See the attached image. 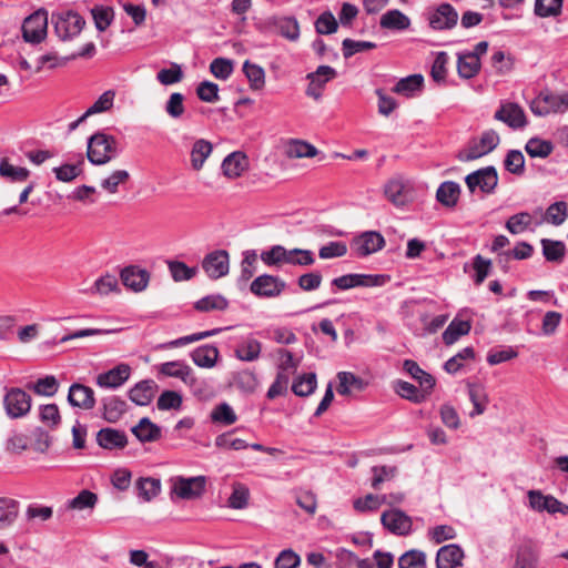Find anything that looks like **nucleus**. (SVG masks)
Listing matches in <instances>:
<instances>
[{
    "mask_svg": "<svg viewBox=\"0 0 568 568\" xmlns=\"http://www.w3.org/2000/svg\"><path fill=\"white\" fill-rule=\"evenodd\" d=\"M490 63L496 74L504 75L514 69L515 59L510 53L506 54L503 50L498 49L493 52Z\"/></svg>",
    "mask_w": 568,
    "mask_h": 568,
    "instance_id": "c03bdc74",
    "label": "nucleus"
},
{
    "mask_svg": "<svg viewBox=\"0 0 568 568\" xmlns=\"http://www.w3.org/2000/svg\"><path fill=\"white\" fill-rule=\"evenodd\" d=\"M31 396L19 387H11L3 397L6 414L11 419L24 417L31 409Z\"/></svg>",
    "mask_w": 568,
    "mask_h": 568,
    "instance_id": "f03ea898",
    "label": "nucleus"
},
{
    "mask_svg": "<svg viewBox=\"0 0 568 568\" xmlns=\"http://www.w3.org/2000/svg\"><path fill=\"white\" fill-rule=\"evenodd\" d=\"M337 28V21L331 11H324L315 21V29L320 34H332Z\"/></svg>",
    "mask_w": 568,
    "mask_h": 568,
    "instance_id": "338daca9",
    "label": "nucleus"
},
{
    "mask_svg": "<svg viewBox=\"0 0 568 568\" xmlns=\"http://www.w3.org/2000/svg\"><path fill=\"white\" fill-rule=\"evenodd\" d=\"M19 514V503L12 498L0 497V529L11 526Z\"/></svg>",
    "mask_w": 568,
    "mask_h": 568,
    "instance_id": "72a5a7b5",
    "label": "nucleus"
},
{
    "mask_svg": "<svg viewBox=\"0 0 568 568\" xmlns=\"http://www.w3.org/2000/svg\"><path fill=\"white\" fill-rule=\"evenodd\" d=\"M243 72L247 78L252 90L258 91L265 87V71L261 65L246 60L243 63Z\"/></svg>",
    "mask_w": 568,
    "mask_h": 568,
    "instance_id": "f704fd0d",
    "label": "nucleus"
},
{
    "mask_svg": "<svg viewBox=\"0 0 568 568\" xmlns=\"http://www.w3.org/2000/svg\"><path fill=\"white\" fill-rule=\"evenodd\" d=\"M286 288V283L276 275L262 274L255 277L250 291L258 298H274L280 296Z\"/></svg>",
    "mask_w": 568,
    "mask_h": 568,
    "instance_id": "39448f33",
    "label": "nucleus"
},
{
    "mask_svg": "<svg viewBox=\"0 0 568 568\" xmlns=\"http://www.w3.org/2000/svg\"><path fill=\"white\" fill-rule=\"evenodd\" d=\"M202 268L212 280L225 276L230 268V255L225 250H215L206 254L202 261Z\"/></svg>",
    "mask_w": 568,
    "mask_h": 568,
    "instance_id": "9b49d317",
    "label": "nucleus"
},
{
    "mask_svg": "<svg viewBox=\"0 0 568 568\" xmlns=\"http://www.w3.org/2000/svg\"><path fill=\"white\" fill-rule=\"evenodd\" d=\"M103 418L109 423H116L126 412V402L118 396L102 398Z\"/></svg>",
    "mask_w": 568,
    "mask_h": 568,
    "instance_id": "bb28decb",
    "label": "nucleus"
},
{
    "mask_svg": "<svg viewBox=\"0 0 568 568\" xmlns=\"http://www.w3.org/2000/svg\"><path fill=\"white\" fill-rule=\"evenodd\" d=\"M562 0H536L535 14L540 18L556 17L561 13Z\"/></svg>",
    "mask_w": 568,
    "mask_h": 568,
    "instance_id": "4d7b16f0",
    "label": "nucleus"
},
{
    "mask_svg": "<svg viewBox=\"0 0 568 568\" xmlns=\"http://www.w3.org/2000/svg\"><path fill=\"white\" fill-rule=\"evenodd\" d=\"M120 278L128 290L142 292L149 284L150 273L138 265H129L121 270Z\"/></svg>",
    "mask_w": 568,
    "mask_h": 568,
    "instance_id": "2eb2a0df",
    "label": "nucleus"
},
{
    "mask_svg": "<svg viewBox=\"0 0 568 568\" xmlns=\"http://www.w3.org/2000/svg\"><path fill=\"white\" fill-rule=\"evenodd\" d=\"M381 523L385 529L397 536H407L412 531V518L398 508L383 511Z\"/></svg>",
    "mask_w": 568,
    "mask_h": 568,
    "instance_id": "1a4fd4ad",
    "label": "nucleus"
},
{
    "mask_svg": "<svg viewBox=\"0 0 568 568\" xmlns=\"http://www.w3.org/2000/svg\"><path fill=\"white\" fill-rule=\"evenodd\" d=\"M464 550L457 544L440 547L436 555V568H456L462 566Z\"/></svg>",
    "mask_w": 568,
    "mask_h": 568,
    "instance_id": "6ab92c4d",
    "label": "nucleus"
},
{
    "mask_svg": "<svg viewBox=\"0 0 568 568\" xmlns=\"http://www.w3.org/2000/svg\"><path fill=\"white\" fill-rule=\"evenodd\" d=\"M494 118L506 123L513 130L524 129L528 124L524 109L514 102L503 103L495 112Z\"/></svg>",
    "mask_w": 568,
    "mask_h": 568,
    "instance_id": "f8f14e48",
    "label": "nucleus"
},
{
    "mask_svg": "<svg viewBox=\"0 0 568 568\" xmlns=\"http://www.w3.org/2000/svg\"><path fill=\"white\" fill-rule=\"evenodd\" d=\"M424 84L422 74H412L400 79L394 87L393 91L398 94L412 97L416 91H420Z\"/></svg>",
    "mask_w": 568,
    "mask_h": 568,
    "instance_id": "58836bf2",
    "label": "nucleus"
},
{
    "mask_svg": "<svg viewBox=\"0 0 568 568\" xmlns=\"http://www.w3.org/2000/svg\"><path fill=\"white\" fill-rule=\"evenodd\" d=\"M98 504V495L91 490L83 489L74 498L68 501L69 509L83 510L93 509Z\"/></svg>",
    "mask_w": 568,
    "mask_h": 568,
    "instance_id": "09e8293b",
    "label": "nucleus"
},
{
    "mask_svg": "<svg viewBox=\"0 0 568 568\" xmlns=\"http://www.w3.org/2000/svg\"><path fill=\"white\" fill-rule=\"evenodd\" d=\"M160 373L165 376L180 378L185 384L190 385L196 382V377L193 374V369L187 364L180 361L166 362L161 364Z\"/></svg>",
    "mask_w": 568,
    "mask_h": 568,
    "instance_id": "aec40b11",
    "label": "nucleus"
},
{
    "mask_svg": "<svg viewBox=\"0 0 568 568\" xmlns=\"http://www.w3.org/2000/svg\"><path fill=\"white\" fill-rule=\"evenodd\" d=\"M458 21V13L450 3L439 4L428 16L429 27L434 30H448L454 28Z\"/></svg>",
    "mask_w": 568,
    "mask_h": 568,
    "instance_id": "ddd939ff",
    "label": "nucleus"
},
{
    "mask_svg": "<svg viewBox=\"0 0 568 568\" xmlns=\"http://www.w3.org/2000/svg\"><path fill=\"white\" fill-rule=\"evenodd\" d=\"M52 22L54 31L61 40H68L78 36L85 26V20L74 11L58 16L53 14Z\"/></svg>",
    "mask_w": 568,
    "mask_h": 568,
    "instance_id": "423d86ee",
    "label": "nucleus"
},
{
    "mask_svg": "<svg viewBox=\"0 0 568 568\" xmlns=\"http://www.w3.org/2000/svg\"><path fill=\"white\" fill-rule=\"evenodd\" d=\"M248 498V488L244 484L235 483L233 485V491L227 499V505L233 509H243L247 506Z\"/></svg>",
    "mask_w": 568,
    "mask_h": 568,
    "instance_id": "864d4df0",
    "label": "nucleus"
},
{
    "mask_svg": "<svg viewBox=\"0 0 568 568\" xmlns=\"http://www.w3.org/2000/svg\"><path fill=\"white\" fill-rule=\"evenodd\" d=\"M48 16L44 10L32 13L22 23V37L26 42L40 43L47 36Z\"/></svg>",
    "mask_w": 568,
    "mask_h": 568,
    "instance_id": "0eeeda50",
    "label": "nucleus"
},
{
    "mask_svg": "<svg viewBox=\"0 0 568 568\" xmlns=\"http://www.w3.org/2000/svg\"><path fill=\"white\" fill-rule=\"evenodd\" d=\"M280 34L290 40L296 41L300 38V24L295 17H283L276 22Z\"/></svg>",
    "mask_w": 568,
    "mask_h": 568,
    "instance_id": "8fccbe9b",
    "label": "nucleus"
},
{
    "mask_svg": "<svg viewBox=\"0 0 568 568\" xmlns=\"http://www.w3.org/2000/svg\"><path fill=\"white\" fill-rule=\"evenodd\" d=\"M505 170L515 175L525 173V158L519 150H509L504 160Z\"/></svg>",
    "mask_w": 568,
    "mask_h": 568,
    "instance_id": "3c124183",
    "label": "nucleus"
},
{
    "mask_svg": "<svg viewBox=\"0 0 568 568\" xmlns=\"http://www.w3.org/2000/svg\"><path fill=\"white\" fill-rule=\"evenodd\" d=\"M465 183L470 193L479 189L485 194H491L498 185L497 170L493 165L476 170L466 175Z\"/></svg>",
    "mask_w": 568,
    "mask_h": 568,
    "instance_id": "7ed1b4c3",
    "label": "nucleus"
},
{
    "mask_svg": "<svg viewBox=\"0 0 568 568\" xmlns=\"http://www.w3.org/2000/svg\"><path fill=\"white\" fill-rule=\"evenodd\" d=\"M0 175L8 181L24 182L30 176V171L27 168L14 166L7 159L0 161Z\"/></svg>",
    "mask_w": 568,
    "mask_h": 568,
    "instance_id": "ea45409f",
    "label": "nucleus"
},
{
    "mask_svg": "<svg viewBox=\"0 0 568 568\" xmlns=\"http://www.w3.org/2000/svg\"><path fill=\"white\" fill-rule=\"evenodd\" d=\"M554 144L551 141L542 140L540 138H530L526 145L525 151L530 158H548L554 151Z\"/></svg>",
    "mask_w": 568,
    "mask_h": 568,
    "instance_id": "c9c22d12",
    "label": "nucleus"
},
{
    "mask_svg": "<svg viewBox=\"0 0 568 568\" xmlns=\"http://www.w3.org/2000/svg\"><path fill=\"white\" fill-rule=\"evenodd\" d=\"M394 390L399 397L414 404L424 403V395H422V392H419L418 387L409 382L402 379L396 381L394 383Z\"/></svg>",
    "mask_w": 568,
    "mask_h": 568,
    "instance_id": "37998d69",
    "label": "nucleus"
},
{
    "mask_svg": "<svg viewBox=\"0 0 568 568\" xmlns=\"http://www.w3.org/2000/svg\"><path fill=\"white\" fill-rule=\"evenodd\" d=\"M460 196V186L454 181L443 182L436 191V200L444 206L453 209Z\"/></svg>",
    "mask_w": 568,
    "mask_h": 568,
    "instance_id": "b1692460",
    "label": "nucleus"
},
{
    "mask_svg": "<svg viewBox=\"0 0 568 568\" xmlns=\"http://www.w3.org/2000/svg\"><path fill=\"white\" fill-rule=\"evenodd\" d=\"M131 432L141 443L155 442L162 436L161 428L151 422L149 417L141 418L138 425L132 427Z\"/></svg>",
    "mask_w": 568,
    "mask_h": 568,
    "instance_id": "412c9836",
    "label": "nucleus"
},
{
    "mask_svg": "<svg viewBox=\"0 0 568 568\" xmlns=\"http://www.w3.org/2000/svg\"><path fill=\"white\" fill-rule=\"evenodd\" d=\"M481 68L480 60L475 54L467 52L458 53L457 59V73L462 79L475 78Z\"/></svg>",
    "mask_w": 568,
    "mask_h": 568,
    "instance_id": "a878e982",
    "label": "nucleus"
},
{
    "mask_svg": "<svg viewBox=\"0 0 568 568\" xmlns=\"http://www.w3.org/2000/svg\"><path fill=\"white\" fill-rule=\"evenodd\" d=\"M376 47L377 44L375 42L356 41L349 38L344 39L342 42V51L345 59H348L358 52L373 50Z\"/></svg>",
    "mask_w": 568,
    "mask_h": 568,
    "instance_id": "13d9d810",
    "label": "nucleus"
},
{
    "mask_svg": "<svg viewBox=\"0 0 568 568\" xmlns=\"http://www.w3.org/2000/svg\"><path fill=\"white\" fill-rule=\"evenodd\" d=\"M211 152L212 144L209 141L203 139L195 141L191 151L192 168L196 171L201 170Z\"/></svg>",
    "mask_w": 568,
    "mask_h": 568,
    "instance_id": "a18cd8bd",
    "label": "nucleus"
},
{
    "mask_svg": "<svg viewBox=\"0 0 568 568\" xmlns=\"http://www.w3.org/2000/svg\"><path fill=\"white\" fill-rule=\"evenodd\" d=\"M210 419L219 426H231L236 423L237 415L230 404L223 402L213 407Z\"/></svg>",
    "mask_w": 568,
    "mask_h": 568,
    "instance_id": "2f4dec72",
    "label": "nucleus"
},
{
    "mask_svg": "<svg viewBox=\"0 0 568 568\" xmlns=\"http://www.w3.org/2000/svg\"><path fill=\"white\" fill-rule=\"evenodd\" d=\"M542 255L547 262L560 264L566 256V245L562 241L541 239Z\"/></svg>",
    "mask_w": 568,
    "mask_h": 568,
    "instance_id": "c85d7f7f",
    "label": "nucleus"
},
{
    "mask_svg": "<svg viewBox=\"0 0 568 568\" xmlns=\"http://www.w3.org/2000/svg\"><path fill=\"white\" fill-rule=\"evenodd\" d=\"M128 395L135 405L146 406L154 396V382L151 379L141 381L129 390Z\"/></svg>",
    "mask_w": 568,
    "mask_h": 568,
    "instance_id": "393cba45",
    "label": "nucleus"
},
{
    "mask_svg": "<svg viewBox=\"0 0 568 568\" xmlns=\"http://www.w3.org/2000/svg\"><path fill=\"white\" fill-rule=\"evenodd\" d=\"M297 247L287 250L283 245H273L261 253V260L266 266H282L283 264L296 266Z\"/></svg>",
    "mask_w": 568,
    "mask_h": 568,
    "instance_id": "4468645a",
    "label": "nucleus"
},
{
    "mask_svg": "<svg viewBox=\"0 0 568 568\" xmlns=\"http://www.w3.org/2000/svg\"><path fill=\"white\" fill-rule=\"evenodd\" d=\"M40 420L50 429H55L61 424V415L57 404H47L40 406Z\"/></svg>",
    "mask_w": 568,
    "mask_h": 568,
    "instance_id": "6e6d98bb",
    "label": "nucleus"
},
{
    "mask_svg": "<svg viewBox=\"0 0 568 568\" xmlns=\"http://www.w3.org/2000/svg\"><path fill=\"white\" fill-rule=\"evenodd\" d=\"M337 393L343 396L349 395L352 389H356L358 392L364 390L367 386V383L363 378L351 372H339L337 374Z\"/></svg>",
    "mask_w": 568,
    "mask_h": 568,
    "instance_id": "7c9ffc66",
    "label": "nucleus"
},
{
    "mask_svg": "<svg viewBox=\"0 0 568 568\" xmlns=\"http://www.w3.org/2000/svg\"><path fill=\"white\" fill-rule=\"evenodd\" d=\"M531 220V215L528 212H520L511 215L507 220L505 227L509 233L516 235L526 231L530 226Z\"/></svg>",
    "mask_w": 568,
    "mask_h": 568,
    "instance_id": "5fc2aeb1",
    "label": "nucleus"
},
{
    "mask_svg": "<svg viewBox=\"0 0 568 568\" xmlns=\"http://www.w3.org/2000/svg\"><path fill=\"white\" fill-rule=\"evenodd\" d=\"M205 476H196L191 478L176 477L171 494H175L179 498L191 500L200 498L205 491Z\"/></svg>",
    "mask_w": 568,
    "mask_h": 568,
    "instance_id": "6e6552de",
    "label": "nucleus"
},
{
    "mask_svg": "<svg viewBox=\"0 0 568 568\" xmlns=\"http://www.w3.org/2000/svg\"><path fill=\"white\" fill-rule=\"evenodd\" d=\"M385 246L384 236L376 231H366L355 236L351 243L352 250L358 257L368 256Z\"/></svg>",
    "mask_w": 568,
    "mask_h": 568,
    "instance_id": "9d476101",
    "label": "nucleus"
},
{
    "mask_svg": "<svg viewBox=\"0 0 568 568\" xmlns=\"http://www.w3.org/2000/svg\"><path fill=\"white\" fill-rule=\"evenodd\" d=\"M116 144L113 135L95 132L88 139L87 158L94 165H103L118 155Z\"/></svg>",
    "mask_w": 568,
    "mask_h": 568,
    "instance_id": "f257e3e1",
    "label": "nucleus"
},
{
    "mask_svg": "<svg viewBox=\"0 0 568 568\" xmlns=\"http://www.w3.org/2000/svg\"><path fill=\"white\" fill-rule=\"evenodd\" d=\"M247 168V158L243 152H233L229 154L222 162V171L225 176L235 179Z\"/></svg>",
    "mask_w": 568,
    "mask_h": 568,
    "instance_id": "4be33fe9",
    "label": "nucleus"
},
{
    "mask_svg": "<svg viewBox=\"0 0 568 568\" xmlns=\"http://www.w3.org/2000/svg\"><path fill=\"white\" fill-rule=\"evenodd\" d=\"M136 489L141 498L145 501H150L159 495L161 490V481L160 479L152 477H141L136 481Z\"/></svg>",
    "mask_w": 568,
    "mask_h": 568,
    "instance_id": "49530a36",
    "label": "nucleus"
},
{
    "mask_svg": "<svg viewBox=\"0 0 568 568\" xmlns=\"http://www.w3.org/2000/svg\"><path fill=\"white\" fill-rule=\"evenodd\" d=\"M447 63L448 54L445 51H440L436 54L433 62L430 77L436 83H445L447 77Z\"/></svg>",
    "mask_w": 568,
    "mask_h": 568,
    "instance_id": "052dcab7",
    "label": "nucleus"
},
{
    "mask_svg": "<svg viewBox=\"0 0 568 568\" xmlns=\"http://www.w3.org/2000/svg\"><path fill=\"white\" fill-rule=\"evenodd\" d=\"M475 358V349L471 346H467L463 349H460L456 355L450 357L448 361L444 364V369L448 374H456L458 371H460L464 367L463 362L467 359H474Z\"/></svg>",
    "mask_w": 568,
    "mask_h": 568,
    "instance_id": "de8ad7c7",
    "label": "nucleus"
},
{
    "mask_svg": "<svg viewBox=\"0 0 568 568\" xmlns=\"http://www.w3.org/2000/svg\"><path fill=\"white\" fill-rule=\"evenodd\" d=\"M290 159L314 158L318 150L311 143L303 140H292L285 151Z\"/></svg>",
    "mask_w": 568,
    "mask_h": 568,
    "instance_id": "e433bc0d",
    "label": "nucleus"
},
{
    "mask_svg": "<svg viewBox=\"0 0 568 568\" xmlns=\"http://www.w3.org/2000/svg\"><path fill=\"white\" fill-rule=\"evenodd\" d=\"M568 216V205L564 201L550 204L546 211V219L549 223L558 226L565 222Z\"/></svg>",
    "mask_w": 568,
    "mask_h": 568,
    "instance_id": "0e129e2a",
    "label": "nucleus"
},
{
    "mask_svg": "<svg viewBox=\"0 0 568 568\" xmlns=\"http://www.w3.org/2000/svg\"><path fill=\"white\" fill-rule=\"evenodd\" d=\"M471 266L473 270L475 271V274L473 276L474 283L475 285L479 286L490 274L491 261L489 258L484 257L480 254H477L473 257Z\"/></svg>",
    "mask_w": 568,
    "mask_h": 568,
    "instance_id": "603ef678",
    "label": "nucleus"
},
{
    "mask_svg": "<svg viewBox=\"0 0 568 568\" xmlns=\"http://www.w3.org/2000/svg\"><path fill=\"white\" fill-rule=\"evenodd\" d=\"M97 443L103 449H123L128 445V436L123 430L105 427L97 433Z\"/></svg>",
    "mask_w": 568,
    "mask_h": 568,
    "instance_id": "a211bd4d",
    "label": "nucleus"
},
{
    "mask_svg": "<svg viewBox=\"0 0 568 568\" xmlns=\"http://www.w3.org/2000/svg\"><path fill=\"white\" fill-rule=\"evenodd\" d=\"M500 138L498 133L493 130H486L481 133L478 141H473L465 153L460 152L458 159L460 161H473L479 159L491 151H494L499 144Z\"/></svg>",
    "mask_w": 568,
    "mask_h": 568,
    "instance_id": "20e7f679",
    "label": "nucleus"
},
{
    "mask_svg": "<svg viewBox=\"0 0 568 568\" xmlns=\"http://www.w3.org/2000/svg\"><path fill=\"white\" fill-rule=\"evenodd\" d=\"M131 375V367L125 363H121L108 372L97 376V385L102 388H118L122 386Z\"/></svg>",
    "mask_w": 568,
    "mask_h": 568,
    "instance_id": "dca6fc26",
    "label": "nucleus"
},
{
    "mask_svg": "<svg viewBox=\"0 0 568 568\" xmlns=\"http://www.w3.org/2000/svg\"><path fill=\"white\" fill-rule=\"evenodd\" d=\"M467 388L469 399L474 405V409L470 412L469 416L475 417L477 415H481L486 410V406L488 404V396L485 387L479 383H468Z\"/></svg>",
    "mask_w": 568,
    "mask_h": 568,
    "instance_id": "c756f323",
    "label": "nucleus"
},
{
    "mask_svg": "<svg viewBox=\"0 0 568 568\" xmlns=\"http://www.w3.org/2000/svg\"><path fill=\"white\" fill-rule=\"evenodd\" d=\"M68 402L72 407H79L85 410L92 409L97 403L93 389L80 383H73L70 386Z\"/></svg>",
    "mask_w": 568,
    "mask_h": 568,
    "instance_id": "f3484780",
    "label": "nucleus"
},
{
    "mask_svg": "<svg viewBox=\"0 0 568 568\" xmlns=\"http://www.w3.org/2000/svg\"><path fill=\"white\" fill-rule=\"evenodd\" d=\"M379 26L387 30L403 31L409 28L410 20L400 10L393 9L382 16Z\"/></svg>",
    "mask_w": 568,
    "mask_h": 568,
    "instance_id": "cd10ccee",
    "label": "nucleus"
},
{
    "mask_svg": "<svg viewBox=\"0 0 568 568\" xmlns=\"http://www.w3.org/2000/svg\"><path fill=\"white\" fill-rule=\"evenodd\" d=\"M471 326L468 321H462L454 318L446 329L444 331L442 337L443 342L446 345H453L457 342L462 336L467 335L470 331Z\"/></svg>",
    "mask_w": 568,
    "mask_h": 568,
    "instance_id": "473e14b6",
    "label": "nucleus"
},
{
    "mask_svg": "<svg viewBox=\"0 0 568 568\" xmlns=\"http://www.w3.org/2000/svg\"><path fill=\"white\" fill-rule=\"evenodd\" d=\"M426 565L425 552L412 549L403 554L398 559L399 568H422Z\"/></svg>",
    "mask_w": 568,
    "mask_h": 568,
    "instance_id": "680f3d73",
    "label": "nucleus"
},
{
    "mask_svg": "<svg viewBox=\"0 0 568 568\" xmlns=\"http://www.w3.org/2000/svg\"><path fill=\"white\" fill-rule=\"evenodd\" d=\"M91 292L98 293L100 295H108L112 292H120L118 278L115 275L109 273L101 276L94 282Z\"/></svg>",
    "mask_w": 568,
    "mask_h": 568,
    "instance_id": "e2e57ef3",
    "label": "nucleus"
},
{
    "mask_svg": "<svg viewBox=\"0 0 568 568\" xmlns=\"http://www.w3.org/2000/svg\"><path fill=\"white\" fill-rule=\"evenodd\" d=\"M227 307L229 301L221 294L206 295L194 303L199 312L225 311Z\"/></svg>",
    "mask_w": 568,
    "mask_h": 568,
    "instance_id": "4c0bfd02",
    "label": "nucleus"
},
{
    "mask_svg": "<svg viewBox=\"0 0 568 568\" xmlns=\"http://www.w3.org/2000/svg\"><path fill=\"white\" fill-rule=\"evenodd\" d=\"M158 81L163 85H171L183 79L181 65L172 63L169 69H162L156 74Z\"/></svg>",
    "mask_w": 568,
    "mask_h": 568,
    "instance_id": "69168bd1",
    "label": "nucleus"
},
{
    "mask_svg": "<svg viewBox=\"0 0 568 568\" xmlns=\"http://www.w3.org/2000/svg\"><path fill=\"white\" fill-rule=\"evenodd\" d=\"M220 352L216 346L205 344L196 347L191 353L193 363L203 368H212L219 358Z\"/></svg>",
    "mask_w": 568,
    "mask_h": 568,
    "instance_id": "5701e85b",
    "label": "nucleus"
},
{
    "mask_svg": "<svg viewBox=\"0 0 568 568\" xmlns=\"http://www.w3.org/2000/svg\"><path fill=\"white\" fill-rule=\"evenodd\" d=\"M536 555L530 545L519 548L514 568H536Z\"/></svg>",
    "mask_w": 568,
    "mask_h": 568,
    "instance_id": "774afa93",
    "label": "nucleus"
},
{
    "mask_svg": "<svg viewBox=\"0 0 568 568\" xmlns=\"http://www.w3.org/2000/svg\"><path fill=\"white\" fill-rule=\"evenodd\" d=\"M262 344L255 338H247L235 349V355L244 362H252L260 357Z\"/></svg>",
    "mask_w": 568,
    "mask_h": 568,
    "instance_id": "79ce46f5",
    "label": "nucleus"
},
{
    "mask_svg": "<svg viewBox=\"0 0 568 568\" xmlns=\"http://www.w3.org/2000/svg\"><path fill=\"white\" fill-rule=\"evenodd\" d=\"M168 265L175 282L189 281L193 278L197 273L196 267H190L184 262L170 261Z\"/></svg>",
    "mask_w": 568,
    "mask_h": 568,
    "instance_id": "bf43d9fd",
    "label": "nucleus"
},
{
    "mask_svg": "<svg viewBox=\"0 0 568 568\" xmlns=\"http://www.w3.org/2000/svg\"><path fill=\"white\" fill-rule=\"evenodd\" d=\"M317 385L316 374H303L294 379L292 384V392L300 397H305L314 393Z\"/></svg>",
    "mask_w": 568,
    "mask_h": 568,
    "instance_id": "a19ab883",
    "label": "nucleus"
}]
</instances>
